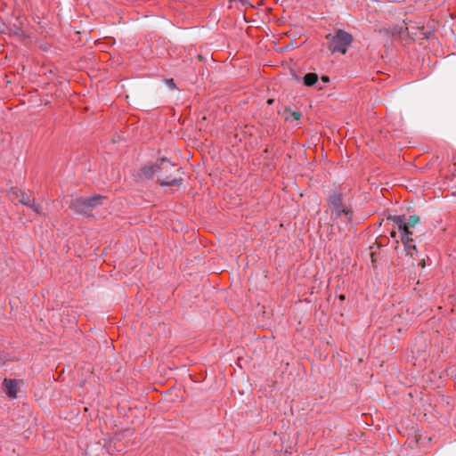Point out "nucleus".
<instances>
[{"mask_svg":"<svg viewBox=\"0 0 456 456\" xmlns=\"http://www.w3.org/2000/svg\"><path fill=\"white\" fill-rule=\"evenodd\" d=\"M340 299H341V300H344V299H345V296H343V295H342V296H340Z\"/></svg>","mask_w":456,"mask_h":456,"instance_id":"f3484780","label":"nucleus"},{"mask_svg":"<svg viewBox=\"0 0 456 456\" xmlns=\"http://www.w3.org/2000/svg\"><path fill=\"white\" fill-rule=\"evenodd\" d=\"M328 209L333 222L340 220L348 224L353 220V210L343 202V194L339 191H336L329 196Z\"/></svg>","mask_w":456,"mask_h":456,"instance_id":"f257e3e1","label":"nucleus"},{"mask_svg":"<svg viewBox=\"0 0 456 456\" xmlns=\"http://www.w3.org/2000/svg\"><path fill=\"white\" fill-rule=\"evenodd\" d=\"M175 165L172 164L168 159H161L160 162L157 165H153V166H145L142 167V174L146 176V177H152V175L161 170V169H168V167H174Z\"/></svg>","mask_w":456,"mask_h":456,"instance_id":"39448f33","label":"nucleus"},{"mask_svg":"<svg viewBox=\"0 0 456 456\" xmlns=\"http://www.w3.org/2000/svg\"><path fill=\"white\" fill-rule=\"evenodd\" d=\"M8 197L10 199V200L12 202H13L14 204H27L28 202H26L28 199V196L22 191H20V190H17V189H14V188H12L9 191H8Z\"/></svg>","mask_w":456,"mask_h":456,"instance_id":"423d86ee","label":"nucleus"},{"mask_svg":"<svg viewBox=\"0 0 456 456\" xmlns=\"http://www.w3.org/2000/svg\"><path fill=\"white\" fill-rule=\"evenodd\" d=\"M303 80H304V84L306 86H312L317 82L318 75L316 73H313V72L307 73L304 77Z\"/></svg>","mask_w":456,"mask_h":456,"instance_id":"9d476101","label":"nucleus"},{"mask_svg":"<svg viewBox=\"0 0 456 456\" xmlns=\"http://www.w3.org/2000/svg\"><path fill=\"white\" fill-rule=\"evenodd\" d=\"M183 182V178H173L170 179L169 177H166L163 179H159V184L161 186H175V185H180Z\"/></svg>","mask_w":456,"mask_h":456,"instance_id":"1a4fd4ad","label":"nucleus"},{"mask_svg":"<svg viewBox=\"0 0 456 456\" xmlns=\"http://www.w3.org/2000/svg\"><path fill=\"white\" fill-rule=\"evenodd\" d=\"M167 85L169 86V87L171 88H175V85L174 83V80L173 79H168L167 80Z\"/></svg>","mask_w":456,"mask_h":456,"instance_id":"ddd939ff","label":"nucleus"},{"mask_svg":"<svg viewBox=\"0 0 456 456\" xmlns=\"http://www.w3.org/2000/svg\"><path fill=\"white\" fill-rule=\"evenodd\" d=\"M322 80H323L324 82H328V81H329V77H322Z\"/></svg>","mask_w":456,"mask_h":456,"instance_id":"dca6fc26","label":"nucleus"},{"mask_svg":"<svg viewBox=\"0 0 456 456\" xmlns=\"http://www.w3.org/2000/svg\"><path fill=\"white\" fill-rule=\"evenodd\" d=\"M328 41V49L332 53L346 54L354 42V36L344 29L338 28L334 33L325 36Z\"/></svg>","mask_w":456,"mask_h":456,"instance_id":"f03ea898","label":"nucleus"},{"mask_svg":"<svg viewBox=\"0 0 456 456\" xmlns=\"http://www.w3.org/2000/svg\"><path fill=\"white\" fill-rule=\"evenodd\" d=\"M388 219L392 221L394 227L398 230L400 234L406 233V235H412L411 229L419 222L417 216H411L408 219L405 216H393Z\"/></svg>","mask_w":456,"mask_h":456,"instance_id":"20e7f679","label":"nucleus"},{"mask_svg":"<svg viewBox=\"0 0 456 456\" xmlns=\"http://www.w3.org/2000/svg\"><path fill=\"white\" fill-rule=\"evenodd\" d=\"M391 236L395 239L396 238V232L395 231H392L391 232Z\"/></svg>","mask_w":456,"mask_h":456,"instance_id":"4468645a","label":"nucleus"},{"mask_svg":"<svg viewBox=\"0 0 456 456\" xmlns=\"http://www.w3.org/2000/svg\"><path fill=\"white\" fill-rule=\"evenodd\" d=\"M411 235L400 234V239L403 244L404 250L406 255L411 256V257L417 254L416 245L413 243V240L410 237Z\"/></svg>","mask_w":456,"mask_h":456,"instance_id":"0eeeda50","label":"nucleus"},{"mask_svg":"<svg viewBox=\"0 0 456 456\" xmlns=\"http://www.w3.org/2000/svg\"><path fill=\"white\" fill-rule=\"evenodd\" d=\"M104 198L101 196H94L92 198H77L72 200L71 206L75 212L82 215H89L94 208L102 204Z\"/></svg>","mask_w":456,"mask_h":456,"instance_id":"7ed1b4c3","label":"nucleus"},{"mask_svg":"<svg viewBox=\"0 0 456 456\" xmlns=\"http://www.w3.org/2000/svg\"><path fill=\"white\" fill-rule=\"evenodd\" d=\"M291 116L295 120H298L301 118V113L299 111H293Z\"/></svg>","mask_w":456,"mask_h":456,"instance_id":"f8f14e48","label":"nucleus"},{"mask_svg":"<svg viewBox=\"0 0 456 456\" xmlns=\"http://www.w3.org/2000/svg\"><path fill=\"white\" fill-rule=\"evenodd\" d=\"M4 386L6 394L10 398H16L17 396V383L14 379H4Z\"/></svg>","mask_w":456,"mask_h":456,"instance_id":"6e6552de","label":"nucleus"},{"mask_svg":"<svg viewBox=\"0 0 456 456\" xmlns=\"http://www.w3.org/2000/svg\"><path fill=\"white\" fill-rule=\"evenodd\" d=\"M419 265H421V267H424V266H425L424 260L422 259V260L419 262Z\"/></svg>","mask_w":456,"mask_h":456,"instance_id":"2eb2a0df","label":"nucleus"},{"mask_svg":"<svg viewBox=\"0 0 456 456\" xmlns=\"http://www.w3.org/2000/svg\"><path fill=\"white\" fill-rule=\"evenodd\" d=\"M26 202H28V203L25 205L28 206V208H30L35 213H37V214L41 213V207L36 203L35 199L31 200L28 198Z\"/></svg>","mask_w":456,"mask_h":456,"instance_id":"9b49d317","label":"nucleus"}]
</instances>
